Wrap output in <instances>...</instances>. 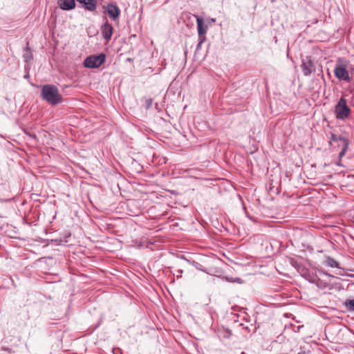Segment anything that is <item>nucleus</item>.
Masks as SVG:
<instances>
[{
  "label": "nucleus",
  "mask_w": 354,
  "mask_h": 354,
  "mask_svg": "<svg viewBox=\"0 0 354 354\" xmlns=\"http://www.w3.org/2000/svg\"><path fill=\"white\" fill-rule=\"evenodd\" d=\"M195 17L196 18L198 37H201V40H203V37H205V34L207 31V26L204 24V20L202 17L199 16Z\"/></svg>",
  "instance_id": "nucleus-7"
},
{
  "label": "nucleus",
  "mask_w": 354,
  "mask_h": 354,
  "mask_svg": "<svg viewBox=\"0 0 354 354\" xmlns=\"http://www.w3.org/2000/svg\"><path fill=\"white\" fill-rule=\"evenodd\" d=\"M206 39V37H203V39L201 40V37H198V45H197V48H200L202 44L205 41Z\"/></svg>",
  "instance_id": "nucleus-16"
},
{
  "label": "nucleus",
  "mask_w": 354,
  "mask_h": 354,
  "mask_svg": "<svg viewBox=\"0 0 354 354\" xmlns=\"http://www.w3.org/2000/svg\"><path fill=\"white\" fill-rule=\"evenodd\" d=\"M335 112L337 119L344 120L349 116L351 109L347 106L346 101L344 97H342L335 105Z\"/></svg>",
  "instance_id": "nucleus-2"
},
{
  "label": "nucleus",
  "mask_w": 354,
  "mask_h": 354,
  "mask_svg": "<svg viewBox=\"0 0 354 354\" xmlns=\"http://www.w3.org/2000/svg\"><path fill=\"white\" fill-rule=\"evenodd\" d=\"M315 283L319 288H325L328 286V283L321 279H317L315 281Z\"/></svg>",
  "instance_id": "nucleus-14"
},
{
  "label": "nucleus",
  "mask_w": 354,
  "mask_h": 354,
  "mask_svg": "<svg viewBox=\"0 0 354 354\" xmlns=\"http://www.w3.org/2000/svg\"><path fill=\"white\" fill-rule=\"evenodd\" d=\"M298 354H306L305 352H299Z\"/></svg>",
  "instance_id": "nucleus-18"
},
{
  "label": "nucleus",
  "mask_w": 354,
  "mask_h": 354,
  "mask_svg": "<svg viewBox=\"0 0 354 354\" xmlns=\"http://www.w3.org/2000/svg\"><path fill=\"white\" fill-rule=\"evenodd\" d=\"M59 7L64 10H72L75 6V0H58Z\"/></svg>",
  "instance_id": "nucleus-10"
},
{
  "label": "nucleus",
  "mask_w": 354,
  "mask_h": 354,
  "mask_svg": "<svg viewBox=\"0 0 354 354\" xmlns=\"http://www.w3.org/2000/svg\"><path fill=\"white\" fill-rule=\"evenodd\" d=\"M113 26L106 21L101 28V32L103 37L106 40H109L113 35Z\"/></svg>",
  "instance_id": "nucleus-9"
},
{
  "label": "nucleus",
  "mask_w": 354,
  "mask_h": 354,
  "mask_svg": "<svg viewBox=\"0 0 354 354\" xmlns=\"http://www.w3.org/2000/svg\"><path fill=\"white\" fill-rule=\"evenodd\" d=\"M78 3L83 4L84 7L91 11L95 10L96 1L95 0H76Z\"/></svg>",
  "instance_id": "nucleus-11"
},
{
  "label": "nucleus",
  "mask_w": 354,
  "mask_h": 354,
  "mask_svg": "<svg viewBox=\"0 0 354 354\" xmlns=\"http://www.w3.org/2000/svg\"><path fill=\"white\" fill-rule=\"evenodd\" d=\"M301 68L305 76L310 75L315 71L314 64L308 57L303 60Z\"/></svg>",
  "instance_id": "nucleus-6"
},
{
  "label": "nucleus",
  "mask_w": 354,
  "mask_h": 354,
  "mask_svg": "<svg viewBox=\"0 0 354 354\" xmlns=\"http://www.w3.org/2000/svg\"><path fill=\"white\" fill-rule=\"evenodd\" d=\"M106 11L113 21H116L120 14V8L116 5L112 3L107 5Z\"/></svg>",
  "instance_id": "nucleus-8"
},
{
  "label": "nucleus",
  "mask_w": 354,
  "mask_h": 354,
  "mask_svg": "<svg viewBox=\"0 0 354 354\" xmlns=\"http://www.w3.org/2000/svg\"><path fill=\"white\" fill-rule=\"evenodd\" d=\"M105 55L102 53L98 55L88 56L85 59L84 66L88 68H98L105 62Z\"/></svg>",
  "instance_id": "nucleus-4"
},
{
  "label": "nucleus",
  "mask_w": 354,
  "mask_h": 354,
  "mask_svg": "<svg viewBox=\"0 0 354 354\" xmlns=\"http://www.w3.org/2000/svg\"><path fill=\"white\" fill-rule=\"evenodd\" d=\"M333 143H337V146L338 147H341V151L339 153V158L341 159L347 151L349 142L348 140L335 134H332L330 137V144L333 145Z\"/></svg>",
  "instance_id": "nucleus-3"
},
{
  "label": "nucleus",
  "mask_w": 354,
  "mask_h": 354,
  "mask_svg": "<svg viewBox=\"0 0 354 354\" xmlns=\"http://www.w3.org/2000/svg\"><path fill=\"white\" fill-rule=\"evenodd\" d=\"M345 306L347 310L354 311V299H348L345 301Z\"/></svg>",
  "instance_id": "nucleus-13"
},
{
  "label": "nucleus",
  "mask_w": 354,
  "mask_h": 354,
  "mask_svg": "<svg viewBox=\"0 0 354 354\" xmlns=\"http://www.w3.org/2000/svg\"><path fill=\"white\" fill-rule=\"evenodd\" d=\"M334 73L335 77L339 80H343L346 82H351L348 71L346 70L344 66L339 64V62L337 64L334 69Z\"/></svg>",
  "instance_id": "nucleus-5"
},
{
  "label": "nucleus",
  "mask_w": 354,
  "mask_h": 354,
  "mask_svg": "<svg viewBox=\"0 0 354 354\" xmlns=\"http://www.w3.org/2000/svg\"><path fill=\"white\" fill-rule=\"evenodd\" d=\"M325 264L327 266H329L331 268H339V263L335 259H333V258L329 257H326V259L325 260Z\"/></svg>",
  "instance_id": "nucleus-12"
},
{
  "label": "nucleus",
  "mask_w": 354,
  "mask_h": 354,
  "mask_svg": "<svg viewBox=\"0 0 354 354\" xmlns=\"http://www.w3.org/2000/svg\"><path fill=\"white\" fill-rule=\"evenodd\" d=\"M328 277H333L331 274H324Z\"/></svg>",
  "instance_id": "nucleus-17"
},
{
  "label": "nucleus",
  "mask_w": 354,
  "mask_h": 354,
  "mask_svg": "<svg viewBox=\"0 0 354 354\" xmlns=\"http://www.w3.org/2000/svg\"><path fill=\"white\" fill-rule=\"evenodd\" d=\"M226 279H227V281H228L230 282H236L238 283H242L243 282V281L241 278L233 279V278L226 277Z\"/></svg>",
  "instance_id": "nucleus-15"
},
{
  "label": "nucleus",
  "mask_w": 354,
  "mask_h": 354,
  "mask_svg": "<svg viewBox=\"0 0 354 354\" xmlns=\"http://www.w3.org/2000/svg\"><path fill=\"white\" fill-rule=\"evenodd\" d=\"M42 99L46 101L49 104L55 106L62 102V95L58 88L52 84H46L43 86L41 91Z\"/></svg>",
  "instance_id": "nucleus-1"
}]
</instances>
